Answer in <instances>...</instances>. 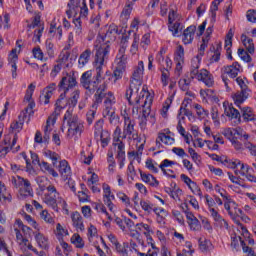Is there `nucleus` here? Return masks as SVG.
<instances>
[{
    "label": "nucleus",
    "mask_w": 256,
    "mask_h": 256,
    "mask_svg": "<svg viewBox=\"0 0 256 256\" xmlns=\"http://www.w3.org/2000/svg\"><path fill=\"white\" fill-rule=\"evenodd\" d=\"M180 179L182 181H184V183L189 187L190 190L192 191H199L198 195H203L201 193V190H199V186H197V183H195L193 180H191V178H189V176L185 175V174H181L180 175Z\"/></svg>",
    "instance_id": "nucleus-32"
},
{
    "label": "nucleus",
    "mask_w": 256,
    "mask_h": 256,
    "mask_svg": "<svg viewBox=\"0 0 256 256\" xmlns=\"http://www.w3.org/2000/svg\"><path fill=\"white\" fill-rule=\"evenodd\" d=\"M139 41V35L134 34V39L130 47V53H132V55H137V51H139Z\"/></svg>",
    "instance_id": "nucleus-54"
},
{
    "label": "nucleus",
    "mask_w": 256,
    "mask_h": 256,
    "mask_svg": "<svg viewBox=\"0 0 256 256\" xmlns=\"http://www.w3.org/2000/svg\"><path fill=\"white\" fill-rule=\"evenodd\" d=\"M103 189V199H115V195L111 192V186L109 184L104 183L102 185Z\"/></svg>",
    "instance_id": "nucleus-48"
},
{
    "label": "nucleus",
    "mask_w": 256,
    "mask_h": 256,
    "mask_svg": "<svg viewBox=\"0 0 256 256\" xmlns=\"http://www.w3.org/2000/svg\"><path fill=\"white\" fill-rule=\"evenodd\" d=\"M186 247L188 250L183 249L182 251H178L177 256H193L195 250H193V245L191 242H187Z\"/></svg>",
    "instance_id": "nucleus-51"
},
{
    "label": "nucleus",
    "mask_w": 256,
    "mask_h": 256,
    "mask_svg": "<svg viewBox=\"0 0 256 256\" xmlns=\"http://www.w3.org/2000/svg\"><path fill=\"white\" fill-rule=\"evenodd\" d=\"M244 147L245 149H247L250 153V155H252V157H256V145L251 143V142H245L244 143Z\"/></svg>",
    "instance_id": "nucleus-64"
},
{
    "label": "nucleus",
    "mask_w": 256,
    "mask_h": 256,
    "mask_svg": "<svg viewBox=\"0 0 256 256\" xmlns=\"http://www.w3.org/2000/svg\"><path fill=\"white\" fill-rule=\"evenodd\" d=\"M231 47H233V32L229 30L227 34V39L225 40V46L224 49L226 51L228 59H233V56L231 55Z\"/></svg>",
    "instance_id": "nucleus-35"
},
{
    "label": "nucleus",
    "mask_w": 256,
    "mask_h": 256,
    "mask_svg": "<svg viewBox=\"0 0 256 256\" xmlns=\"http://www.w3.org/2000/svg\"><path fill=\"white\" fill-rule=\"evenodd\" d=\"M179 27H181L180 22L168 24V29L172 33L173 37H179Z\"/></svg>",
    "instance_id": "nucleus-59"
},
{
    "label": "nucleus",
    "mask_w": 256,
    "mask_h": 256,
    "mask_svg": "<svg viewBox=\"0 0 256 256\" xmlns=\"http://www.w3.org/2000/svg\"><path fill=\"white\" fill-rule=\"evenodd\" d=\"M241 113L242 119L246 123H249V121H255V113L253 112V109H251V107L241 108Z\"/></svg>",
    "instance_id": "nucleus-36"
},
{
    "label": "nucleus",
    "mask_w": 256,
    "mask_h": 256,
    "mask_svg": "<svg viewBox=\"0 0 256 256\" xmlns=\"http://www.w3.org/2000/svg\"><path fill=\"white\" fill-rule=\"evenodd\" d=\"M55 89H57V84L55 83H51L46 88H44L39 97L40 103H43V105H48L49 100L51 97H53V91H55Z\"/></svg>",
    "instance_id": "nucleus-15"
},
{
    "label": "nucleus",
    "mask_w": 256,
    "mask_h": 256,
    "mask_svg": "<svg viewBox=\"0 0 256 256\" xmlns=\"http://www.w3.org/2000/svg\"><path fill=\"white\" fill-rule=\"evenodd\" d=\"M151 115V109H143L142 110V117L140 118V129L145 130L147 129V117Z\"/></svg>",
    "instance_id": "nucleus-44"
},
{
    "label": "nucleus",
    "mask_w": 256,
    "mask_h": 256,
    "mask_svg": "<svg viewBox=\"0 0 256 256\" xmlns=\"http://www.w3.org/2000/svg\"><path fill=\"white\" fill-rule=\"evenodd\" d=\"M64 121H66L68 125L67 137L69 139H73V137L76 139L81 137V133L85 131V126L83 125L81 119H79V116L73 114V108H69L66 111L64 114Z\"/></svg>",
    "instance_id": "nucleus-3"
},
{
    "label": "nucleus",
    "mask_w": 256,
    "mask_h": 256,
    "mask_svg": "<svg viewBox=\"0 0 256 256\" xmlns=\"http://www.w3.org/2000/svg\"><path fill=\"white\" fill-rule=\"evenodd\" d=\"M75 85H77V79L75 78V76L68 74L61 79L58 87L60 91H64V93H67L69 89H73Z\"/></svg>",
    "instance_id": "nucleus-11"
},
{
    "label": "nucleus",
    "mask_w": 256,
    "mask_h": 256,
    "mask_svg": "<svg viewBox=\"0 0 256 256\" xmlns=\"http://www.w3.org/2000/svg\"><path fill=\"white\" fill-rule=\"evenodd\" d=\"M79 3H80V0H70L68 2L69 10L66 11V14L68 15V17H71L73 13L77 12V9H79Z\"/></svg>",
    "instance_id": "nucleus-43"
},
{
    "label": "nucleus",
    "mask_w": 256,
    "mask_h": 256,
    "mask_svg": "<svg viewBox=\"0 0 256 256\" xmlns=\"http://www.w3.org/2000/svg\"><path fill=\"white\" fill-rule=\"evenodd\" d=\"M121 133V127L117 126L113 132V146L117 147V153L125 152V142H123Z\"/></svg>",
    "instance_id": "nucleus-14"
},
{
    "label": "nucleus",
    "mask_w": 256,
    "mask_h": 256,
    "mask_svg": "<svg viewBox=\"0 0 256 256\" xmlns=\"http://www.w3.org/2000/svg\"><path fill=\"white\" fill-rule=\"evenodd\" d=\"M159 141H161V143H163L164 145H174L175 144V138L167 135L166 133H159L156 143H159Z\"/></svg>",
    "instance_id": "nucleus-39"
},
{
    "label": "nucleus",
    "mask_w": 256,
    "mask_h": 256,
    "mask_svg": "<svg viewBox=\"0 0 256 256\" xmlns=\"http://www.w3.org/2000/svg\"><path fill=\"white\" fill-rule=\"evenodd\" d=\"M241 41H242L246 51H248V53H250V55H253L255 53V44L253 43V39L247 37V35H245V34H242Z\"/></svg>",
    "instance_id": "nucleus-30"
},
{
    "label": "nucleus",
    "mask_w": 256,
    "mask_h": 256,
    "mask_svg": "<svg viewBox=\"0 0 256 256\" xmlns=\"http://www.w3.org/2000/svg\"><path fill=\"white\" fill-rule=\"evenodd\" d=\"M122 139H128V141H136L137 143H141L139 131L135 129V120L131 119L129 115L124 116Z\"/></svg>",
    "instance_id": "nucleus-5"
},
{
    "label": "nucleus",
    "mask_w": 256,
    "mask_h": 256,
    "mask_svg": "<svg viewBox=\"0 0 256 256\" xmlns=\"http://www.w3.org/2000/svg\"><path fill=\"white\" fill-rule=\"evenodd\" d=\"M115 250L120 256H129V244L127 243L120 244Z\"/></svg>",
    "instance_id": "nucleus-47"
},
{
    "label": "nucleus",
    "mask_w": 256,
    "mask_h": 256,
    "mask_svg": "<svg viewBox=\"0 0 256 256\" xmlns=\"http://www.w3.org/2000/svg\"><path fill=\"white\" fill-rule=\"evenodd\" d=\"M201 57L200 55H197L191 60V70H190V77L193 78L195 75H197L198 72H200L199 67H201Z\"/></svg>",
    "instance_id": "nucleus-31"
},
{
    "label": "nucleus",
    "mask_w": 256,
    "mask_h": 256,
    "mask_svg": "<svg viewBox=\"0 0 256 256\" xmlns=\"http://www.w3.org/2000/svg\"><path fill=\"white\" fill-rule=\"evenodd\" d=\"M14 233L16 235V243L18 245H27L29 243V235H31V228L23 224L21 219H16L14 223Z\"/></svg>",
    "instance_id": "nucleus-6"
},
{
    "label": "nucleus",
    "mask_w": 256,
    "mask_h": 256,
    "mask_svg": "<svg viewBox=\"0 0 256 256\" xmlns=\"http://www.w3.org/2000/svg\"><path fill=\"white\" fill-rule=\"evenodd\" d=\"M25 119H27V115H25L24 112H21L18 116V121H14L11 123L10 129L19 133L23 129V123H25Z\"/></svg>",
    "instance_id": "nucleus-29"
},
{
    "label": "nucleus",
    "mask_w": 256,
    "mask_h": 256,
    "mask_svg": "<svg viewBox=\"0 0 256 256\" xmlns=\"http://www.w3.org/2000/svg\"><path fill=\"white\" fill-rule=\"evenodd\" d=\"M80 91L79 90H75L72 93V97L69 100V105H71V107L69 109H73V107H77V103L79 101V95H80Z\"/></svg>",
    "instance_id": "nucleus-60"
},
{
    "label": "nucleus",
    "mask_w": 256,
    "mask_h": 256,
    "mask_svg": "<svg viewBox=\"0 0 256 256\" xmlns=\"http://www.w3.org/2000/svg\"><path fill=\"white\" fill-rule=\"evenodd\" d=\"M185 215L191 231H201V222H199L193 212L185 210Z\"/></svg>",
    "instance_id": "nucleus-17"
},
{
    "label": "nucleus",
    "mask_w": 256,
    "mask_h": 256,
    "mask_svg": "<svg viewBox=\"0 0 256 256\" xmlns=\"http://www.w3.org/2000/svg\"><path fill=\"white\" fill-rule=\"evenodd\" d=\"M239 73H241V65L239 62H234L232 65L224 67V75H228L230 79H237Z\"/></svg>",
    "instance_id": "nucleus-19"
},
{
    "label": "nucleus",
    "mask_w": 256,
    "mask_h": 256,
    "mask_svg": "<svg viewBox=\"0 0 256 256\" xmlns=\"http://www.w3.org/2000/svg\"><path fill=\"white\" fill-rule=\"evenodd\" d=\"M127 54L123 52V50L118 51L116 58H115V65L121 69H127Z\"/></svg>",
    "instance_id": "nucleus-27"
},
{
    "label": "nucleus",
    "mask_w": 256,
    "mask_h": 256,
    "mask_svg": "<svg viewBox=\"0 0 256 256\" xmlns=\"http://www.w3.org/2000/svg\"><path fill=\"white\" fill-rule=\"evenodd\" d=\"M34 239L40 249H49V237L41 232H34Z\"/></svg>",
    "instance_id": "nucleus-23"
},
{
    "label": "nucleus",
    "mask_w": 256,
    "mask_h": 256,
    "mask_svg": "<svg viewBox=\"0 0 256 256\" xmlns=\"http://www.w3.org/2000/svg\"><path fill=\"white\" fill-rule=\"evenodd\" d=\"M178 85L182 91H189V86L191 85V79L182 78L179 80Z\"/></svg>",
    "instance_id": "nucleus-63"
},
{
    "label": "nucleus",
    "mask_w": 256,
    "mask_h": 256,
    "mask_svg": "<svg viewBox=\"0 0 256 256\" xmlns=\"http://www.w3.org/2000/svg\"><path fill=\"white\" fill-rule=\"evenodd\" d=\"M11 183L14 187L21 189V193L24 197H33V187H31V182L28 179L21 176H13Z\"/></svg>",
    "instance_id": "nucleus-8"
},
{
    "label": "nucleus",
    "mask_w": 256,
    "mask_h": 256,
    "mask_svg": "<svg viewBox=\"0 0 256 256\" xmlns=\"http://www.w3.org/2000/svg\"><path fill=\"white\" fill-rule=\"evenodd\" d=\"M73 23L75 25V27H74L75 34L78 35V37L83 35V27L81 25V17L75 18L73 20Z\"/></svg>",
    "instance_id": "nucleus-56"
},
{
    "label": "nucleus",
    "mask_w": 256,
    "mask_h": 256,
    "mask_svg": "<svg viewBox=\"0 0 256 256\" xmlns=\"http://www.w3.org/2000/svg\"><path fill=\"white\" fill-rule=\"evenodd\" d=\"M127 47H129V35L124 34L120 40V48L118 51L126 52Z\"/></svg>",
    "instance_id": "nucleus-53"
},
{
    "label": "nucleus",
    "mask_w": 256,
    "mask_h": 256,
    "mask_svg": "<svg viewBox=\"0 0 256 256\" xmlns=\"http://www.w3.org/2000/svg\"><path fill=\"white\" fill-rule=\"evenodd\" d=\"M96 93L94 95V103L92 104V109L97 110V107L103 103V99H105V91H107V83L103 82L96 88Z\"/></svg>",
    "instance_id": "nucleus-10"
},
{
    "label": "nucleus",
    "mask_w": 256,
    "mask_h": 256,
    "mask_svg": "<svg viewBox=\"0 0 256 256\" xmlns=\"http://www.w3.org/2000/svg\"><path fill=\"white\" fill-rule=\"evenodd\" d=\"M56 122H57V116H55V114H52L50 117H48L46 121V126L44 128V136H43L44 143H49L51 132L53 131V125H55Z\"/></svg>",
    "instance_id": "nucleus-16"
},
{
    "label": "nucleus",
    "mask_w": 256,
    "mask_h": 256,
    "mask_svg": "<svg viewBox=\"0 0 256 256\" xmlns=\"http://www.w3.org/2000/svg\"><path fill=\"white\" fill-rule=\"evenodd\" d=\"M171 165H177V162L171 161L169 159H164L162 161V163L159 165V169H161V171L164 175H169V173L167 172V169H165V167H171Z\"/></svg>",
    "instance_id": "nucleus-50"
},
{
    "label": "nucleus",
    "mask_w": 256,
    "mask_h": 256,
    "mask_svg": "<svg viewBox=\"0 0 256 256\" xmlns=\"http://www.w3.org/2000/svg\"><path fill=\"white\" fill-rule=\"evenodd\" d=\"M226 202L224 203V209H226V211L228 212V214L230 215L231 219H235V213H233V210H231V203H235L233 200H231V198H229V196H226Z\"/></svg>",
    "instance_id": "nucleus-55"
},
{
    "label": "nucleus",
    "mask_w": 256,
    "mask_h": 256,
    "mask_svg": "<svg viewBox=\"0 0 256 256\" xmlns=\"http://www.w3.org/2000/svg\"><path fill=\"white\" fill-rule=\"evenodd\" d=\"M116 197H118V199L125 205V207H129V205H131V199L129 198V196H127V194L123 192H118L116 194Z\"/></svg>",
    "instance_id": "nucleus-62"
},
{
    "label": "nucleus",
    "mask_w": 256,
    "mask_h": 256,
    "mask_svg": "<svg viewBox=\"0 0 256 256\" xmlns=\"http://www.w3.org/2000/svg\"><path fill=\"white\" fill-rule=\"evenodd\" d=\"M11 199V193L7 191V186L0 181V201H8V203H11Z\"/></svg>",
    "instance_id": "nucleus-37"
},
{
    "label": "nucleus",
    "mask_w": 256,
    "mask_h": 256,
    "mask_svg": "<svg viewBox=\"0 0 256 256\" xmlns=\"http://www.w3.org/2000/svg\"><path fill=\"white\" fill-rule=\"evenodd\" d=\"M193 107L195 109L198 119H205V117L209 116V110H206L200 104H193Z\"/></svg>",
    "instance_id": "nucleus-40"
},
{
    "label": "nucleus",
    "mask_w": 256,
    "mask_h": 256,
    "mask_svg": "<svg viewBox=\"0 0 256 256\" xmlns=\"http://www.w3.org/2000/svg\"><path fill=\"white\" fill-rule=\"evenodd\" d=\"M140 206L145 211V213H148V215H151L153 213V203L147 200H140Z\"/></svg>",
    "instance_id": "nucleus-49"
},
{
    "label": "nucleus",
    "mask_w": 256,
    "mask_h": 256,
    "mask_svg": "<svg viewBox=\"0 0 256 256\" xmlns=\"http://www.w3.org/2000/svg\"><path fill=\"white\" fill-rule=\"evenodd\" d=\"M116 103L113 92H107L104 96V105L113 106Z\"/></svg>",
    "instance_id": "nucleus-52"
},
{
    "label": "nucleus",
    "mask_w": 256,
    "mask_h": 256,
    "mask_svg": "<svg viewBox=\"0 0 256 256\" xmlns=\"http://www.w3.org/2000/svg\"><path fill=\"white\" fill-rule=\"evenodd\" d=\"M232 99L237 107H241L249 99V90H240L232 95Z\"/></svg>",
    "instance_id": "nucleus-20"
},
{
    "label": "nucleus",
    "mask_w": 256,
    "mask_h": 256,
    "mask_svg": "<svg viewBox=\"0 0 256 256\" xmlns=\"http://www.w3.org/2000/svg\"><path fill=\"white\" fill-rule=\"evenodd\" d=\"M125 71H127V69L115 66V69L112 74V77H114V83H117V81L123 79V73H125Z\"/></svg>",
    "instance_id": "nucleus-46"
},
{
    "label": "nucleus",
    "mask_w": 256,
    "mask_h": 256,
    "mask_svg": "<svg viewBox=\"0 0 256 256\" xmlns=\"http://www.w3.org/2000/svg\"><path fill=\"white\" fill-rule=\"evenodd\" d=\"M46 191H48V193L44 195V203H46L48 207H51L53 211H59L58 205H60L62 209L67 208V202L60 196L54 185L47 186Z\"/></svg>",
    "instance_id": "nucleus-4"
},
{
    "label": "nucleus",
    "mask_w": 256,
    "mask_h": 256,
    "mask_svg": "<svg viewBox=\"0 0 256 256\" xmlns=\"http://www.w3.org/2000/svg\"><path fill=\"white\" fill-rule=\"evenodd\" d=\"M198 245L202 253H207L208 251H211V249H213V244L205 237H200L198 239Z\"/></svg>",
    "instance_id": "nucleus-34"
},
{
    "label": "nucleus",
    "mask_w": 256,
    "mask_h": 256,
    "mask_svg": "<svg viewBox=\"0 0 256 256\" xmlns=\"http://www.w3.org/2000/svg\"><path fill=\"white\" fill-rule=\"evenodd\" d=\"M96 54L94 60V68L96 71V80L92 81L91 77H93V72L86 71L82 74L80 78V83L84 89L93 95L97 90V87L100 86L103 81V67H105V63L107 59H109V51H111V47L107 43L96 44Z\"/></svg>",
    "instance_id": "nucleus-1"
},
{
    "label": "nucleus",
    "mask_w": 256,
    "mask_h": 256,
    "mask_svg": "<svg viewBox=\"0 0 256 256\" xmlns=\"http://www.w3.org/2000/svg\"><path fill=\"white\" fill-rule=\"evenodd\" d=\"M126 99L132 107L133 115H138L141 109L142 111L143 109H151L153 104V95L149 92L147 85H144L139 92V87L131 84L126 90Z\"/></svg>",
    "instance_id": "nucleus-2"
},
{
    "label": "nucleus",
    "mask_w": 256,
    "mask_h": 256,
    "mask_svg": "<svg viewBox=\"0 0 256 256\" xmlns=\"http://www.w3.org/2000/svg\"><path fill=\"white\" fill-rule=\"evenodd\" d=\"M171 103H173V100L171 98H168L163 104V107L160 111V114H161L162 117H164V119H166V117H167V113L169 112V108L171 107Z\"/></svg>",
    "instance_id": "nucleus-58"
},
{
    "label": "nucleus",
    "mask_w": 256,
    "mask_h": 256,
    "mask_svg": "<svg viewBox=\"0 0 256 256\" xmlns=\"http://www.w3.org/2000/svg\"><path fill=\"white\" fill-rule=\"evenodd\" d=\"M223 107L226 117L229 119H234V125L241 124V112H239V110H237L233 104L227 106L225 103H223Z\"/></svg>",
    "instance_id": "nucleus-12"
},
{
    "label": "nucleus",
    "mask_w": 256,
    "mask_h": 256,
    "mask_svg": "<svg viewBox=\"0 0 256 256\" xmlns=\"http://www.w3.org/2000/svg\"><path fill=\"white\" fill-rule=\"evenodd\" d=\"M135 231L138 235H145L147 239H149V237H151L153 233V229H151V226L143 222L137 223L135 225Z\"/></svg>",
    "instance_id": "nucleus-22"
},
{
    "label": "nucleus",
    "mask_w": 256,
    "mask_h": 256,
    "mask_svg": "<svg viewBox=\"0 0 256 256\" xmlns=\"http://www.w3.org/2000/svg\"><path fill=\"white\" fill-rule=\"evenodd\" d=\"M71 243H73V245H75L77 249H83V247H85V242L79 234H73V236L71 237Z\"/></svg>",
    "instance_id": "nucleus-45"
},
{
    "label": "nucleus",
    "mask_w": 256,
    "mask_h": 256,
    "mask_svg": "<svg viewBox=\"0 0 256 256\" xmlns=\"http://www.w3.org/2000/svg\"><path fill=\"white\" fill-rule=\"evenodd\" d=\"M185 117H188L189 121L195 119V116H193V112L189 110V108H180L178 113V119L185 121Z\"/></svg>",
    "instance_id": "nucleus-41"
},
{
    "label": "nucleus",
    "mask_w": 256,
    "mask_h": 256,
    "mask_svg": "<svg viewBox=\"0 0 256 256\" xmlns=\"http://www.w3.org/2000/svg\"><path fill=\"white\" fill-rule=\"evenodd\" d=\"M105 124V121L103 119H99L96 121L94 125V137L96 141H101V145L103 148L107 147L109 145V141H111V133H109V130H104L103 125Z\"/></svg>",
    "instance_id": "nucleus-7"
},
{
    "label": "nucleus",
    "mask_w": 256,
    "mask_h": 256,
    "mask_svg": "<svg viewBox=\"0 0 256 256\" xmlns=\"http://www.w3.org/2000/svg\"><path fill=\"white\" fill-rule=\"evenodd\" d=\"M91 55H93V52L89 48L80 54L78 59V67H80V69H83V67L91 61Z\"/></svg>",
    "instance_id": "nucleus-26"
},
{
    "label": "nucleus",
    "mask_w": 256,
    "mask_h": 256,
    "mask_svg": "<svg viewBox=\"0 0 256 256\" xmlns=\"http://www.w3.org/2000/svg\"><path fill=\"white\" fill-rule=\"evenodd\" d=\"M39 167L41 171H43L44 173H49V175H52V177H59V173H57V171H55V169L51 167V164H48L47 162L42 161L39 164Z\"/></svg>",
    "instance_id": "nucleus-38"
},
{
    "label": "nucleus",
    "mask_w": 256,
    "mask_h": 256,
    "mask_svg": "<svg viewBox=\"0 0 256 256\" xmlns=\"http://www.w3.org/2000/svg\"><path fill=\"white\" fill-rule=\"evenodd\" d=\"M191 79H197V81H202L206 87H213L215 85V78L213 74L209 72L207 69H201L200 72L195 74V76Z\"/></svg>",
    "instance_id": "nucleus-9"
},
{
    "label": "nucleus",
    "mask_w": 256,
    "mask_h": 256,
    "mask_svg": "<svg viewBox=\"0 0 256 256\" xmlns=\"http://www.w3.org/2000/svg\"><path fill=\"white\" fill-rule=\"evenodd\" d=\"M43 155L47 157V159H51L52 160V164L55 167L57 165V161H59V159H61V157L59 156V154H57V152H53L51 150H44Z\"/></svg>",
    "instance_id": "nucleus-42"
},
{
    "label": "nucleus",
    "mask_w": 256,
    "mask_h": 256,
    "mask_svg": "<svg viewBox=\"0 0 256 256\" xmlns=\"http://www.w3.org/2000/svg\"><path fill=\"white\" fill-rule=\"evenodd\" d=\"M72 225L77 231H85V224H83V216L78 211L71 214Z\"/></svg>",
    "instance_id": "nucleus-21"
},
{
    "label": "nucleus",
    "mask_w": 256,
    "mask_h": 256,
    "mask_svg": "<svg viewBox=\"0 0 256 256\" xmlns=\"http://www.w3.org/2000/svg\"><path fill=\"white\" fill-rule=\"evenodd\" d=\"M19 56H17V49H13L9 55L8 61L11 66L12 77L15 79L17 77V61Z\"/></svg>",
    "instance_id": "nucleus-24"
},
{
    "label": "nucleus",
    "mask_w": 256,
    "mask_h": 256,
    "mask_svg": "<svg viewBox=\"0 0 256 256\" xmlns=\"http://www.w3.org/2000/svg\"><path fill=\"white\" fill-rule=\"evenodd\" d=\"M58 171L63 179H69L71 177V166L66 160H61L58 166Z\"/></svg>",
    "instance_id": "nucleus-25"
},
{
    "label": "nucleus",
    "mask_w": 256,
    "mask_h": 256,
    "mask_svg": "<svg viewBox=\"0 0 256 256\" xmlns=\"http://www.w3.org/2000/svg\"><path fill=\"white\" fill-rule=\"evenodd\" d=\"M197 31V26L190 25L188 26L182 35V41L184 45H190V43H193V40L195 39V32Z\"/></svg>",
    "instance_id": "nucleus-18"
},
{
    "label": "nucleus",
    "mask_w": 256,
    "mask_h": 256,
    "mask_svg": "<svg viewBox=\"0 0 256 256\" xmlns=\"http://www.w3.org/2000/svg\"><path fill=\"white\" fill-rule=\"evenodd\" d=\"M161 83L163 87H167L169 85V69L163 68L161 69Z\"/></svg>",
    "instance_id": "nucleus-61"
},
{
    "label": "nucleus",
    "mask_w": 256,
    "mask_h": 256,
    "mask_svg": "<svg viewBox=\"0 0 256 256\" xmlns=\"http://www.w3.org/2000/svg\"><path fill=\"white\" fill-rule=\"evenodd\" d=\"M238 56L242 59V61H245V63H251L253 59L251 58V55L245 51L243 48L238 49Z\"/></svg>",
    "instance_id": "nucleus-57"
},
{
    "label": "nucleus",
    "mask_w": 256,
    "mask_h": 256,
    "mask_svg": "<svg viewBox=\"0 0 256 256\" xmlns=\"http://www.w3.org/2000/svg\"><path fill=\"white\" fill-rule=\"evenodd\" d=\"M145 73V65L143 64V61H139L138 65L134 67L132 71V76L130 78V85H134L133 81H136V83H139L141 85V81H143V75Z\"/></svg>",
    "instance_id": "nucleus-13"
},
{
    "label": "nucleus",
    "mask_w": 256,
    "mask_h": 256,
    "mask_svg": "<svg viewBox=\"0 0 256 256\" xmlns=\"http://www.w3.org/2000/svg\"><path fill=\"white\" fill-rule=\"evenodd\" d=\"M66 94H67V92H65V91H64V93L60 94L59 98L57 99V101L55 103V110L53 112V115H55L56 117H59V115H61V111H63V109H65L66 103H64L63 101H65Z\"/></svg>",
    "instance_id": "nucleus-28"
},
{
    "label": "nucleus",
    "mask_w": 256,
    "mask_h": 256,
    "mask_svg": "<svg viewBox=\"0 0 256 256\" xmlns=\"http://www.w3.org/2000/svg\"><path fill=\"white\" fill-rule=\"evenodd\" d=\"M140 177L144 183H147L151 187H159V182L157 181V178H155L153 175L145 174L140 171Z\"/></svg>",
    "instance_id": "nucleus-33"
}]
</instances>
